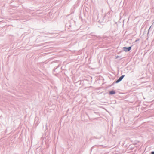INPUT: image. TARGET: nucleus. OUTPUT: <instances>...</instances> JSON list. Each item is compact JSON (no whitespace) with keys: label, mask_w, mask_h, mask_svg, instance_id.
I'll return each instance as SVG.
<instances>
[{"label":"nucleus","mask_w":154,"mask_h":154,"mask_svg":"<svg viewBox=\"0 0 154 154\" xmlns=\"http://www.w3.org/2000/svg\"><path fill=\"white\" fill-rule=\"evenodd\" d=\"M131 49V47H124L123 48L124 51L127 52L129 51Z\"/></svg>","instance_id":"1"},{"label":"nucleus","mask_w":154,"mask_h":154,"mask_svg":"<svg viewBox=\"0 0 154 154\" xmlns=\"http://www.w3.org/2000/svg\"><path fill=\"white\" fill-rule=\"evenodd\" d=\"M124 75H122L121 76L119 79L116 81V83H117L120 81L124 77Z\"/></svg>","instance_id":"2"},{"label":"nucleus","mask_w":154,"mask_h":154,"mask_svg":"<svg viewBox=\"0 0 154 154\" xmlns=\"http://www.w3.org/2000/svg\"><path fill=\"white\" fill-rule=\"evenodd\" d=\"M110 94H115V92L114 91H111L109 92Z\"/></svg>","instance_id":"3"},{"label":"nucleus","mask_w":154,"mask_h":154,"mask_svg":"<svg viewBox=\"0 0 154 154\" xmlns=\"http://www.w3.org/2000/svg\"><path fill=\"white\" fill-rule=\"evenodd\" d=\"M151 154H154V152H152L151 153Z\"/></svg>","instance_id":"4"}]
</instances>
